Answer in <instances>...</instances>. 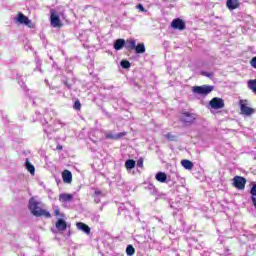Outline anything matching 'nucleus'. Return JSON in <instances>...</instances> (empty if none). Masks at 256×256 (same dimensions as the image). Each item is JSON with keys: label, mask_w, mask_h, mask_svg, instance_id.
Here are the masks:
<instances>
[{"label": "nucleus", "mask_w": 256, "mask_h": 256, "mask_svg": "<svg viewBox=\"0 0 256 256\" xmlns=\"http://www.w3.org/2000/svg\"><path fill=\"white\" fill-rule=\"evenodd\" d=\"M28 209L34 217H46L50 219L51 213L43 209V202L37 199V196H33L28 201Z\"/></svg>", "instance_id": "f257e3e1"}, {"label": "nucleus", "mask_w": 256, "mask_h": 256, "mask_svg": "<svg viewBox=\"0 0 256 256\" xmlns=\"http://www.w3.org/2000/svg\"><path fill=\"white\" fill-rule=\"evenodd\" d=\"M215 89V86L211 85H202V86H194L192 88L193 93H196V95H202L203 97H207L209 93H211Z\"/></svg>", "instance_id": "f03ea898"}, {"label": "nucleus", "mask_w": 256, "mask_h": 256, "mask_svg": "<svg viewBox=\"0 0 256 256\" xmlns=\"http://www.w3.org/2000/svg\"><path fill=\"white\" fill-rule=\"evenodd\" d=\"M197 119V114L191 112H183L180 116V121L186 126L193 125Z\"/></svg>", "instance_id": "7ed1b4c3"}, {"label": "nucleus", "mask_w": 256, "mask_h": 256, "mask_svg": "<svg viewBox=\"0 0 256 256\" xmlns=\"http://www.w3.org/2000/svg\"><path fill=\"white\" fill-rule=\"evenodd\" d=\"M16 23L20 25H26L27 27H33V22L25 14L19 12L16 16Z\"/></svg>", "instance_id": "20e7f679"}, {"label": "nucleus", "mask_w": 256, "mask_h": 256, "mask_svg": "<svg viewBox=\"0 0 256 256\" xmlns=\"http://www.w3.org/2000/svg\"><path fill=\"white\" fill-rule=\"evenodd\" d=\"M246 183L247 179L243 176H235L233 178V185L236 189H239V191H243V189H245Z\"/></svg>", "instance_id": "39448f33"}, {"label": "nucleus", "mask_w": 256, "mask_h": 256, "mask_svg": "<svg viewBox=\"0 0 256 256\" xmlns=\"http://www.w3.org/2000/svg\"><path fill=\"white\" fill-rule=\"evenodd\" d=\"M209 105L212 109L219 110L225 107V101L222 98L214 97L210 100Z\"/></svg>", "instance_id": "423d86ee"}, {"label": "nucleus", "mask_w": 256, "mask_h": 256, "mask_svg": "<svg viewBox=\"0 0 256 256\" xmlns=\"http://www.w3.org/2000/svg\"><path fill=\"white\" fill-rule=\"evenodd\" d=\"M240 111L242 115H253L255 110L247 106V100H240Z\"/></svg>", "instance_id": "0eeeda50"}, {"label": "nucleus", "mask_w": 256, "mask_h": 256, "mask_svg": "<svg viewBox=\"0 0 256 256\" xmlns=\"http://www.w3.org/2000/svg\"><path fill=\"white\" fill-rule=\"evenodd\" d=\"M63 85H65V87H67V89H69V91H71V89H73V85H75V83H77V79L75 77H66V76H62L61 79Z\"/></svg>", "instance_id": "6e6552de"}, {"label": "nucleus", "mask_w": 256, "mask_h": 256, "mask_svg": "<svg viewBox=\"0 0 256 256\" xmlns=\"http://www.w3.org/2000/svg\"><path fill=\"white\" fill-rule=\"evenodd\" d=\"M50 23L52 27H61V19L59 16L55 13V10L50 11Z\"/></svg>", "instance_id": "1a4fd4ad"}, {"label": "nucleus", "mask_w": 256, "mask_h": 256, "mask_svg": "<svg viewBox=\"0 0 256 256\" xmlns=\"http://www.w3.org/2000/svg\"><path fill=\"white\" fill-rule=\"evenodd\" d=\"M145 189H148L151 195H156L157 199H163L165 197V194L159 192V190H157V188H155V185H153L152 183L148 184Z\"/></svg>", "instance_id": "9d476101"}, {"label": "nucleus", "mask_w": 256, "mask_h": 256, "mask_svg": "<svg viewBox=\"0 0 256 256\" xmlns=\"http://www.w3.org/2000/svg\"><path fill=\"white\" fill-rule=\"evenodd\" d=\"M171 25L173 29H179V31H183L185 29V22L180 18L174 19Z\"/></svg>", "instance_id": "9b49d317"}, {"label": "nucleus", "mask_w": 256, "mask_h": 256, "mask_svg": "<svg viewBox=\"0 0 256 256\" xmlns=\"http://www.w3.org/2000/svg\"><path fill=\"white\" fill-rule=\"evenodd\" d=\"M118 215H123L124 217H128V219H131V209H129L127 205L122 204L118 209Z\"/></svg>", "instance_id": "f8f14e48"}, {"label": "nucleus", "mask_w": 256, "mask_h": 256, "mask_svg": "<svg viewBox=\"0 0 256 256\" xmlns=\"http://www.w3.org/2000/svg\"><path fill=\"white\" fill-rule=\"evenodd\" d=\"M76 227L79 231H83V233H85L86 235H89V233H91V228L83 222H77Z\"/></svg>", "instance_id": "ddd939ff"}, {"label": "nucleus", "mask_w": 256, "mask_h": 256, "mask_svg": "<svg viewBox=\"0 0 256 256\" xmlns=\"http://www.w3.org/2000/svg\"><path fill=\"white\" fill-rule=\"evenodd\" d=\"M127 135V132H120L117 134L108 133L106 134V139H113L114 141H119V139H123Z\"/></svg>", "instance_id": "4468645a"}, {"label": "nucleus", "mask_w": 256, "mask_h": 256, "mask_svg": "<svg viewBox=\"0 0 256 256\" xmlns=\"http://www.w3.org/2000/svg\"><path fill=\"white\" fill-rule=\"evenodd\" d=\"M56 229H58L60 233H63V231L67 229V222H65L63 218L58 219L56 222Z\"/></svg>", "instance_id": "2eb2a0df"}, {"label": "nucleus", "mask_w": 256, "mask_h": 256, "mask_svg": "<svg viewBox=\"0 0 256 256\" xmlns=\"http://www.w3.org/2000/svg\"><path fill=\"white\" fill-rule=\"evenodd\" d=\"M62 179L64 183H71L73 181V174L69 170H64L62 172Z\"/></svg>", "instance_id": "dca6fc26"}, {"label": "nucleus", "mask_w": 256, "mask_h": 256, "mask_svg": "<svg viewBox=\"0 0 256 256\" xmlns=\"http://www.w3.org/2000/svg\"><path fill=\"white\" fill-rule=\"evenodd\" d=\"M156 181H159V183H167V174L165 172H158L155 175Z\"/></svg>", "instance_id": "f3484780"}, {"label": "nucleus", "mask_w": 256, "mask_h": 256, "mask_svg": "<svg viewBox=\"0 0 256 256\" xmlns=\"http://www.w3.org/2000/svg\"><path fill=\"white\" fill-rule=\"evenodd\" d=\"M123 47H125V39H117L114 42V49L116 51H121V49H123Z\"/></svg>", "instance_id": "a211bd4d"}, {"label": "nucleus", "mask_w": 256, "mask_h": 256, "mask_svg": "<svg viewBox=\"0 0 256 256\" xmlns=\"http://www.w3.org/2000/svg\"><path fill=\"white\" fill-rule=\"evenodd\" d=\"M137 45V42L135 41V39H131V40H127L125 42V47L128 51H133L135 50V46Z\"/></svg>", "instance_id": "6ab92c4d"}, {"label": "nucleus", "mask_w": 256, "mask_h": 256, "mask_svg": "<svg viewBox=\"0 0 256 256\" xmlns=\"http://www.w3.org/2000/svg\"><path fill=\"white\" fill-rule=\"evenodd\" d=\"M73 200V195L71 194H60L59 196V201H61V203H69V201Z\"/></svg>", "instance_id": "aec40b11"}, {"label": "nucleus", "mask_w": 256, "mask_h": 256, "mask_svg": "<svg viewBox=\"0 0 256 256\" xmlns=\"http://www.w3.org/2000/svg\"><path fill=\"white\" fill-rule=\"evenodd\" d=\"M25 168L27 169V171H29L31 175H35V166L31 164V162L29 161V158H26Z\"/></svg>", "instance_id": "412c9836"}, {"label": "nucleus", "mask_w": 256, "mask_h": 256, "mask_svg": "<svg viewBox=\"0 0 256 256\" xmlns=\"http://www.w3.org/2000/svg\"><path fill=\"white\" fill-rule=\"evenodd\" d=\"M226 5L228 9H237V7H239V0H228Z\"/></svg>", "instance_id": "4be33fe9"}, {"label": "nucleus", "mask_w": 256, "mask_h": 256, "mask_svg": "<svg viewBox=\"0 0 256 256\" xmlns=\"http://www.w3.org/2000/svg\"><path fill=\"white\" fill-rule=\"evenodd\" d=\"M181 165L182 167H184V169H187L188 171H191V169H193V162H191V160H182Z\"/></svg>", "instance_id": "5701e85b"}, {"label": "nucleus", "mask_w": 256, "mask_h": 256, "mask_svg": "<svg viewBox=\"0 0 256 256\" xmlns=\"http://www.w3.org/2000/svg\"><path fill=\"white\" fill-rule=\"evenodd\" d=\"M134 51L138 54L145 53V44L144 43H138L136 44Z\"/></svg>", "instance_id": "b1692460"}, {"label": "nucleus", "mask_w": 256, "mask_h": 256, "mask_svg": "<svg viewBox=\"0 0 256 256\" xmlns=\"http://www.w3.org/2000/svg\"><path fill=\"white\" fill-rule=\"evenodd\" d=\"M136 162L133 159H128L125 162V167L128 170L135 169Z\"/></svg>", "instance_id": "393cba45"}, {"label": "nucleus", "mask_w": 256, "mask_h": 256, "mask_svg": "<svg viewBox=\"0 0 256 256\" xmlns=\"http://www.w3.org/2000/svg\"><path fill=\"white\" fill-rule=\"evenodd\" d=\"M248 89H251L256 94V79L248 81Z\"/></svg>", "instance_id": "a878e982"}, {"label": "nucleus", "mask_w": 256, "mask_h": 256, "mask_svg": "<svg viewBox=\"0 0 256 256\" xmlns=\"http://www.w3.org/2000/svg\"><path fill=\"white\" fill-rule=\"evenodd\" d=\"M126 253H127L128 256L135 255V248L133 247V245H128L127 246Z\"/></svg>", "instance_id": "bb28decb"}, {"label": "nucleus", "mask_w": 256, "mask_h": 256, "mask_svg": "<svg viewBox=\"0 0 256 256\" xmlns=\"http://www.w3.org/2000/svg\"><path fill=\"white\" fill-rule=\"evenodd\" d=\"M120 65L122 69H129L131 67V63L128 60H122Z\"/></svg>", "instance_id": "cd10ccee"}, {"label": "nucleus", "mask_w": 256, "mask_h": 256, "mask_svg": "<svg viewBox=\"0 0 256 256\" xmlns=\"http://www.w3.org/2000/svg\"><path fill=\"white\" fill-rule=\"evenodd\" d=\"M73 109H75V111H81V101L76 100L74 102Z\"/></svg>", "instance_id": "c85d7f7f"}, {"label": "nucleus", "mask_w": 256, "mask_h": 256, "mask_svg": "<svg viewBox=\"0 0 256 256\" xmlns=\"http://www.w3.org/2000/svg\"><path fill=\"white\" fill-rule=\"evenodd\" d=\"M2 123H4L5 127H11V122L7 117H2Z\"/></svg>", "instance_id": "c756f323"}, {"label": "nucleus", "mask_w": 256, "mask_h": 256, "mask_svg": "<svg viewBox=\"0 0 256 256\" xmlns=\"http://www.w3.org/2000/svg\"><path fill=\"white\" fill-rule=\"evenodd\" d=\"M165 137L168 141H175V139H177V137L171 133L166 134Z\"/></svg>", "instance_id": "7c9ffc66"}, {"label": "nucleus", "mask_w": 256, "mask_h": 256, "mask_svg": "<svg viewBox=\"0 0 256 256\" xmlns=\"http://www.w3.org/2000/svg\"><path fill=\"white\" fill-rule=\"evenodd\" d=\"M200 75H203V77H208V79H211V77H213V73H209V72H205V71H201Z\"/></svg>", "instance_id": "2f4dec72"}, {"label": "nucleus", "mask_w": 256, "mask_h": 256, "mask_svg": "<svg viewBox=\"0 0 256 256\" xmlns=\"http://www.w3.org/2000/svg\"><path fill=\"white\" fill-rule=\"evenodd\" d=\"M250 195L251 197H255L256 198V184H254L251 189H250Z\"/></svg>", "instance_id": "473e14b6"}, {"label": "nucleus", "mask_w": 256, "mask_h": 256, "mask_svg": "<svg viewBox=\"0 0 256 256\" xmlns=\"http://www.w3.org/2000/svg\"><path fill=\"white\" fill-rule=\"evenodd\" d=\"M129 84L131 85V87H139V84L137 83V81H135V79H130Z\"/></svg>", "instance_id": "72a5a7b5"}, {"label": "nucleus", "mask_w": 256, "mask_h": 256, "mask_svg": "<svg viewBox=\"0 0 256 256\" xmlns=\"http://www.w3.org/2000/svg\"><path fill=\"white\" fill-rule=\"evenodd\" d=\"M250 65H251V67H253L254 69H256V56L251 59Z\"/></svg>", "instance_id": "f704fd0d"}, {"label": "nucleus", "mask_w": 256, "mask_h": 256, "mask_svg": "<svg viewBox=\"0 0 256 256\" xmlns=\"http://www.w3.org/2000/svg\"><path fill=\"white\" fill-rule=\"evenodd\" d=\"M94 195L96 197H103V192H101V190H95Z\"/></svg>", "instance_id": "c9c22d12"}, {"label": "nucleus", "mask_w": 256, "mask_h": 256, "mask_svg": "<svg viewBox=\"0 0 256 256\" xmlns=\"http://www.w3.org/2000/svg\"><path fill=\"white\" fill-rule=\"evenodd\" d=\"M54 213H55V215H56V217H59V215H61V212H60V210H59V207H54Z\"/></svg>", "instance_id": "e433bc0d"}, {"label": "nucleus", "mask_w": 256, "mask_h": 256, "mask_svg": "<svg viewBox=\"0 0 256 256\" xmlns=\"http://www.w3.org/2000/svg\"><path fill=\"white\" fill-rule=\"evenodd\" d=\"M18 84L20 85V87H21L22 89H27V86L25 85V82H23L22 80H19V81H18Z\"/></svg>", "instance_id": "4c0bfd02"}, {"label": "nucleus", "mask_w": 256, "mask_h": 256, "mask_svg": "<svg viewBox=\"0 0 256 256\" xmlns=\"http://www.w3.org/2000/svg\"><path fill=\"white\" fill-rule=\"evenodd\" d=\"M94 201H95V203H100L101 202V196L94 195Z\"/></svg>", "instance_id": "58836bf2"}, {"label": "nucleus", "mask_w": 256, "mask_h": 256, "mask_svg": "<svg viewBox=\"0 0 256 256\" xmlns=\"http://www.w3.org/2000/svg\"><path fill=\"white\" fill-rule=\"evenodd\" d=\"M250 199L252 201L254 209L256 210V197H250Z\"/></svg>", "instance_id": "ea45409f"}, {"label": "nucleus", "mask_w": 256, "mask_h": 256, "mask_svg": "<svg viewBox=\"0 0 256 256\" xmlns=\"http://www.w3.org/2000/svg\"><path fill=\"white\" fill-rule=\"evenodd\" d=\"M137 167H143V159H139L138 161H137Z\"/></svg>", "instance_id": "a19ab883"}, {"label": "nucleus", "mask_w": 256, "mask_h": 256, "mask_svg": "<svg viewBox=\"0 0 256 256\" xmlns=\"http://www.w3.org/2000/svg\"><path fill=\"white\" fill-rule=\"evenodd\" d=\"M137 9H139V11H145V7H143V4H138Z\"/></svg>", "instance_id": "79ce46f5"}, {"label": "nucleus", "mask_w": 256, "mask_h": 256, "mask_svg": "<svg viewBox=\"0 0 256 256\" xmlns=\"http://www.w3.org/2000/svg\"><path fill=\"white\" fill-rule=\"evenodd\" d=\"M224 256H229L231 255V252H229V248H225V251H224Z\"/></svg>", "instance_id": "37998d69"}, {"label": "nucleus", "mask_w": 256, "mask_h": 256, "mask_svg": "<svg viewBox=\"0 0 256 256\" xmlns=\"http://www.w3.org/2000/svg\"><path fill=\"white\" fill-rule=\"evenodd\" d=\"M41 99L36 98L35 100H32L33 105H37V103H40Z\"/></svg>", "instance_id": "c03bdc74"}, {"label": "nucleus", "mask_w": 256, "mask_h": 256, "mask_svg": "<svg viewBox=\"0 0 256 256\" xmlns=\"http://www.w3.org/2000/svg\"><path fill=\"white\" fill-rule=\"evenodd\" d=\"M56 149H57L58 151H63V146L60 145V144H58L57 147H56Z\"/></svg>", "instance_id": "a18cd8bd"}, {"label": "nucleus", "mask_w": 256, "mask_h": 256, "mask_svg": "<svg viewBox=\"0 0 256 256\" xmlns=\"http://www.w3.org/2000/svg\"><path fill=\"white\" fill-rule=\"evenodd\" d=\"M56 123H57L58 125H65L61 120H57Z\"/></svg>", "instance_id": "49530a36"}, {"label": "nucleus", "mask_w": 256, "mask_h": 256, "mask_svg": "<svg viewBox=\"0 0 256 256\" xmlns=\"http://www.w3.org/2000/svg\"><path fill=\"white\" fill-rule=\"evenodd\" d=\"M36 115H41V113H39V112H36Z\"/></svg>", "instance_id": "de8ad7c7"}]
</instances>
